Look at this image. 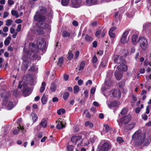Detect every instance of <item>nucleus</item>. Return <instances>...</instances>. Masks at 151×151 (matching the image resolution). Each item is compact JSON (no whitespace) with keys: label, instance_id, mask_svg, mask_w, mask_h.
I'll return each mask as SVG.
<instances>
[{"label":"nucleus","instance_id":"obj_8","mask_svg":"<svg viewBox=\"0 0 151 151\" xmlns=\"http://www.w3.org/2000/svg\"><path fill=\"white\" fill-rule=\"evenodd\" d=\"M112 147L111 144L109 142H105L102 145L101 148V151H108L111 149Z\"/></svg>","mask_w":151,"mask_h":151},{"label":"nucleus","instance_id":"obj_39","mask_svg":"<svg viewBox=\"0 0 151 151\" xmlns=\"http://www.w3.org/2000/svg\"><path fill=\"white\" fill-rule=\"evenodd\" d=\"M13 21L11 19H7L6 22V25L7 26H9L11 25L13 23Z\"/></svg>","mask_w":151,"mask_h":151},{"label":"nucleus","instance_id":"obj_47","mask_svg":"<svg viewBox=\"0 0 151 151\" xmlns=\"http://www.w3.org/2000/svg\"><path fill=\"white\" fill-rule=\"evenodd\" d=\"M106 65V61H103L101 62L100 65V67L102 68L104 67Z\"/></svg>","mask_w":151,"mask_h":151},{"label":"nucleus","instance_id":"obj_50","mask_svg":"<svg viewBox=\"0 0 151 151\" xmlns=\"http://www.w3.org/2000/svg\"><path fill=\"white\" fill-rule=\"evenodd\" d=\"M79 52L78 51H77L75 54L74 58H75L76 59H77L79 56Z\"/></svg>","mask_w":151,"mask_h":151},{"label":"nucleus","instance_id":"obj_10","mask_svg":"<svg viewBox=\"0 0 151 151\" xmlns=\"http://www.w3.org/2000/svg\"><path fill=\"white\" fill-rule=\"evenodd\" d=\"M81 0H71V6L74 8H78L81 6Z\"/></svg>","mask_w":151,"mask_h":151},{"label":"nucleus","instance_id":"obj_14","mask_svg":"<svg viewBox=\"0 0 151 151\" xmlns=\"http://www.w3.org/2000/svg\"><path fill=\"white\" fill-rule=\"evenodd\" d=\"M117 68L119 70H120L122 72V71H126L127 70V66L125 65H120L117 66Z\"/></svg>","mask_w":151,"mask_h":151},{"label":"nucleus","instance_id":"obj_29","mask_svg":"<svg viewBox=\"0 0 151 151\" xmlns=\"http://www.w3.org/2000/svg\"><path fill=\"white\" fill-rule=\"evenodd\" d=\"M40 125H41L43 128L46 127L47 126L46 120L45 119L42 120Z\"/></svg>","mask_w":151,"mask_h":151},{"label":"nucleus","instance_id":"obj_7","mask_svg":"<svg viewBox=\"0 0 151 151\" xmlns=\"http://www.w3.org/2000/svg\"><path fill=\"white\" fill-rule=\"evenodd\" d=\"M114 61L116 63L122 65L125 63V61L122 57L115 55H114Z\"/></svg>","mask_w":151,"mask_h":151},{"label":"nucleus","instance_id":"obj_3","mask_svg":"<svg viewBox=\"0 0 151 151\" xmlns=\"http://www.w3.org/2000/svg\"><path fill=\"white\" fill-rule=\"evenodd\" d=\"M18 87L19 89L22 88V91L25 96H29L31 92V90L28 87L26 84L24 83H22V81H21L19 82Z\"/></svg>","mask_w":151,"mask_h":151},{"label":"nucleus","instance_id":"obj_53","mask_svg":"<svg viewBox=\"0 0 151 151\" xmlns=\"http://www.w3.org/2000/svg\"><path fill=\"white\" fill-rule=\"evenodd\" d=\"M21 27L22 25L20 24L18 25L17 26V32H19L21 31Z\"/></svg>","mask_w":151,"mask_h":151},{"label":"nucleus","instance_id":"obj_63","mask_svg":"<svg viewBox=\"0 0 151 151\" xmlns=\"http://www.w3.org/2000/svg\"><path fill=\"white\" fill-rule=\"evenodd\" d=\"M95 90L96 89L95 88H92L91 90V93L92 94H93L95 92Z\"/></svg>","mask_w":151,"mask_h":151},{"label":"nucleus","instance_id":"obj_23","mask_svg":"<svg viewBox=\"0 0 151 151\" xmlns=\"http://www.w3.org/2000/svg\"><path fill=\"white\" fill-rule=\"evenodd\" d=\"M135 125V123L127 125L126 127V129L128 130H130L132 129Z\"/></svg>","mask_w":151,"mask_h":151},{"label":"nucleus","instance_id":"obj_48","mask_svg":"<svg viewBox=\"0 0 151 151\" xmlns=\"http://www.w3.org/2000/svg\"><path fill=\"white\" fill-rule=\"evenodd\" d=\"M68 59L69 60H71L72 59L73 57V54L72 53L69 52L68 53Z\"/></svg>","mask_w":151,"mask_h":151},{"label":"nucleus","instance_id":"obj_37","mask_svg":"<svg viewBox=\"0 0 151 151\" xmlns=\"http://www.w3.org/2000/svg\"><path fill=\"white\" fill-rule=\"evenodd\" d=\"M31 116H32V119L33 120V122L34 123L37 121V116L36 114L34 113H32L31 114Z\"/></svg>","mask_w":151,"mask_h":151},{"label":"nucleus","instance_id":"obj_54","mask_svg":"<svg viewBox=\"0 0 151 151\" xmlns=\"http://www.w3.org/2000/svg\"><path fill=\"white\" fill-rule=\"evenodd\" d=\"M106 31L105 29H104L103 30V31L102 32L101 34V36L102 37H104L106 33Z\"/></svg>","mask_w":151,"mask_h":151},{"label":"nucleus","instance_id":"obj_26","mask_svg":"<svg viewBox=\"0 0 151 151\" xmlns=\"http://www.w3.org/2000/svg\"><path fill=\"white\" fill-rule=\"evenodd\" d=\"M11 40V37H8L6 38L4 42V45L6 46L8 45L10 43Z\"/></svg>","mask_w":151,"mask_h":151},{"label":"nucleus","instance_id":"obj_62","mask_svg":"<svg viewBox=\"0 0 151 151\" xmlns=\"http://www.w3.org/2000/svg\"><path fill=\"white\" fill-rule=\"evenodd\" d=\"M97 46V42L96 41H94L93 42V47H96Z\"/></svg>","mask_w":151,"mask_h":151},{"label":"nucleus","instance_id":"obj_32","mask_svg":"<svg viewBox=\"0 0 151 151\" xmlns=\"http://www.w3.org/2000/svg\"><path fill=\"white\" fill-rule=\"evenodd\" d=\"M57 113L59 115H60L64 114L65 113V110L63 109H59L57 111Z\"/></svg>","mask_w":151,"mask_h":151},{"label":"nucleus","instance_id":"obj_15","mask_svg":"<svg viewBox=\"0 0 151 151\" xmlns=\"http://www.w3.org/2000/svg\"><path fill=\"white\" fill-rule=\"evenodd\" d=\"M121 95V93L118 89L115 90L112 92V96L114 97L120 98Z\"/></svg>","mask_w":151,"mask_h":151},{"label":"nucleus","instance_id":"obj_21","mask_svg":"<svg viewBox=\"0 0 151 151\" xmlns=\"http://www.w3.org/2000/svg\"><path fill=\"white\" fill-rule=\"evenodd\" d=\"M23 61V65L25 68V70H26L28 68V66L31 63L27 60H24Z\"/></svg>","mask_w":151,"mask_h":151},{"label":"nucleus","instance_id":"obj_17","mask_svg":"<svg viewBox=\"0 0 151 151\" xmlns=\"http://www.w3.org/2000/svg\"><path fill=\"white\" fill-rule=\"evenodd\" d=\"M86 2L88 6H92L97 4V0H86Z\"/></svg>","mask_w":151,"mask_h":151},{"label":"nucleus","instance_id":"obj_43","mask_svg":"<svg viewBox=\"0 0 151 151\" xmlns=\"http://www.w3.org/2000/svg\"><path fill=\"white\" fill-rule=\"evenodd\" d=\"M103 129L104 130H105L106 132L107 133L110 130V128L108 125H104V127Z\"/></svg>","mask_w":151,"mask_h":151},{"label":"nucleus","instance_id":"obj_18","mask_svg":"<svg viewBox=\"0 0 151 151\" xmlns=\"http://www.w3.org/2000/svg\"><path fill=\"white\" fill-rule=\"evenodd\" d=\"M132 41L133 44H137L138 41L139 42V39H138V36L136 35H133L132 38Z\"/></svg>","mask_w":151,"mask_h":151},{"label":"nucleus","instance_id":"obj_1","mask_svg":"<svg viewBox=\"0 0 151 151\" xmlns=\"http://www.w3.org/2000/svg\"><path fill=\"white\" fill-rule=\"evenodd\" d=\"M47 12L46 9L44 7L41 6L40 7V10L36 12V14H36L34 16V19L35 20L38 22V25L41 29H44L47 28L48 27V25L43 22L45 19V17L43 15H40V14H44Z\"/></svg>","mask_w":151,"mask_h":151},{"label":"nucleus","instance_id":"obj_51","mask_svg":"<svg viewBox=\"0 0 151 151\" xmlns=\"http://www.w3.org/2000/svg\"><path fill=\"white\" fill-rule=\"evenodd\" d=\"M142 118L145 120H146L147 119V116L145 114H143L142 115Z\"/></svg>","mask_w":151,"mask_h":151},{"label":"nucleus","instance_id":"obj_5","mask_svg":"<svg viewBox=\"0 0 151 151\" xmlns=\"http://www.w3.org/2000/svg\"><path fill=\"white\" fill-rule=\"evenodd\" d=\"M139 42L140 46L143 50H145L147 47L148 42L146 38L143 37H139Z\"/></svg>","mask_w":151,"mask_h":151},{"label":"nucleus","instance_id":"obj_31","mask_svg":"<svg viewBox=\"0 0 151 151\" xmlns=\"http://www.w3.org/2000/svg\"><path fill=\"white\" fill-rule=\"evenodd\" d=\"M86 127H88L89 128H92L93 126V124L89 121L86 122L85 124Z\"/></svg>","mask_w":151,"mask_h":151},{"label":"nucleus","instance_id":"obj_41","mask_svg":"<svg viewBox=\"0 0 151 151\" xmlns=\"http://www.w3.org/2000/svg\"><path fill=\"white\" fill-rule=\"evenodd\" d=\"M46 84L44 82H42V86L40 87V92H43L45 89V86Z\"/></svg>","mask_w":151,"mask_h":151},{"label":"nucleus","instance_id":"obj_25","mask_svg":"<svg viewBox=\"0 0 151 151\" xmlns=\"http://www.w3.org/2000/svg\"><path fill=\"white\" fill-rule=\"evenodd\" d=\"M35 45L33 43H30L29 44V49L31 51L33 52L35 49Z\"/></svg>","mask_w":151,"mask_h":151},{"label":"nucleus","instance_id":"obj_42","mask_svg":"<svg viewBox=\"0 0 151 151\" xmlns=\"http://www.w3.org/2000/svg\"><path fill=\"white\" fill-rule=\"evenodd\" d=\"M79 90V87L77 85L75 86L73 88V91L74 93L76 94L78 93Z\"/></svg>","mask_w":151,"mask_h":151},{"label":"nucleus","instance_id":"obj_55","mask_svg":"<svg viewBox=\"0 0 151 151\" xmlns=\"http://www.w3.org/2000/svg\"><path fill=\"white\" fill-rule=\"evenodd\" d=\"M9 15V13L7 12H5L3 14V18H5L7 17Z\"/></svg>","mask_w":151,"mask_h":151},{"label":"nucleus","instance_id":"obj_24","mask_svg":"<svg viewBox=\"0 0 151 151\" xmlns=\"http://www.w3.org/2000/svg\"><path fill=\"white\" fill-rule=\"evenodd\" d=\"M84 39L86 40L88 42H91L93 40V38L92 37L87 35L85 36Z\"/></svg>","mask_w":151,"mask_h":151},{"label":"nucleus","instance_id":"obj_19","mask_svg":"<svg viewBox=\"0 0 151 151\" xmlns=\"http://www.w3.org/2000/svg\"><path fill=\"white\" fill-rule=\"evenodd\" d=\"M105 83L107 86H110L112 85V83L110 77H109L108 76H107Z\"/></svg>","mask_w":151,"mask_h":151},{"label":"nucleus","instance_id":"obj_4","mask_svg":"<svg viewBox=\"0 0 151 151\" xmlns=\"http://www.w3.org/2000/svg\"><path fill=\"white\" fill-rule=\"evenodd\" d=\"M131 118V115L128 114L127 116H124L120 119H118L117 122L120 127H121L123 123L125 124H127L130 121Z\"/></svg>","mask_w":151,"mask_h":151},{"label":"nucleus","instance_id":"obj_36","mask_svg":"<svg viewBox=\"0 0 151 151\" xmlns=\"http://www.w3.org/2000/svg\"><path fill=\"white\" fill-rule=\"evenodd\" d=\"M50 89L52 92H54L56 90V85L55 84L52 83L50 86Z\"/></svg>","mask_w":151,"mask_h":151},{"label":"nucleus","instance_id":"obj_22","mask_svg":"<svg viewBox=\"0 0 151 151\" xmlns=\"http://www.w3.org/2000/svg\"><path fill=\"white\" fill-rule=\"evenodd\" d=\"M47 101V97L44 95L41 99V102L43 104H46Z\"/></svg>","mask_w":151,"mask_h":151},{"label":"nucleus","instance_id":"obj_58","mask_svg":"<svg viewBox=\"0 0 151 151\" xmlns=\"http://www.w3.org/2000/svg\"><path fill=\"white\" fill-rule=\"evenodd\" d=\"M63 62V59L62 58H60L58 59V63L60 64H62Z\"/></svg>","mask_w":151,"mask_h":151},{"label":"nucleus","instance_id":"obj_61","mask_svg":"<svg viewBox=\"0 0 151 151\" xmlns=\"http://www.w3.org/2000/svg\"><path fill=\"white\" fill-rule=\"evenodd\" d=\"M149 109H150L149 106H147L146 107V114H148L149 113H150Z\"/></svg>","mask_w":151,"mask_h":151},{"label":"nucleus","instance_id":"obj_12","mask_svg":"<svg viewBox=\"0 0 151 151\" xmlns=\"http://www.w3.org/2000/svg\"><path fill=\"white\" fill-rule=\"evenodd\" d=\"M7 100V98L5 97L3 99V104H7V108L9 110L11 109L13 107V104L12 102L9 101L8 102H6Z\"/></svg>","mask_w":151,"mask_h":151},{"label":"nucleus","instance_id":"obj_27","mask_svg":"<svg viewBox=\"0 0 151 151\" xmlns=\"http://www.w3.org/2000/svg\"><path fill=\"white\" fill-rule=\"evenodd\" d=\"M11 13L12 16H15L16 18H18L19 17L18 12L16 10H12L11 11Z\"/></svg>","mask_w":151,"mask_h":151},{"label":"nucleus","instance_id":"obj_9","mask_svg":"<svg viewBox=\"0 0 151 151\" xmlns=\"http://www.w3.org/2000/svg\"><path fill=\"white\" fill-rule=\"evenodd\" d=\"M61 119H59L56 125V127L58 129H61L65 127V124H66V122L65 120L60 121Z\"/></svg>","mask_w":151,"mask_h":151},{"label":"nucleus","instance_id":"obj_16","mask_svg":"<svg viewBox=\"0 0 151 151\" xmlns=\"http://www.w3.org/2000/svg\"><path fill=\"white\" fill-rule=\"evenodd\" d=\"M44 40L43 39L39 38L37 40V46L39 48H41V46L44 43Z\"/></svg>","mask_w":151,"mask_h":151},{"label":"nucleus","instance_id":"obj_13","mask_svg":"<svg viewBox=\"0 0 151 151\" xmlns=\"http://www.w3.org/2000/svg\"><path fill=\"white\" fill-rule=\"evenodd\" d=\"M122 72L118 70H116L114 72V75L116 79L120 80L122 77Z\"/></svg>","mask_w":151,"mask_h":151},{"label":"nucleus","instance_id":"obj_56","mask_svg":"<svg viewBox=\"0 0 151 151\" xmlns=\"http://www.w3.org/2000/svg\"><path fill=\"white\" fill-rule=\"evenodd\" d=\"M69 78V76L68 75L64 74V79L65 81H67Z\"/></svg>","mask_w":151,"mask_h":151},{"label":"nucleus","instance_id":"obj_59","mask_svg":"<svg viewBox=\"0 0 151 151\" xmlns=\"http://www.w3.org/2000/svg\"><path fill=\"white\" fill-rule=\"evenodd\" d=\"M75 26L77 27L78 25V23L76 21H74L72 23Z\"/></svg>","mask_w":151,"mask_h":151},{"label":"nucleus","instance_id":"obj_46","mask_svg":"<svg viewBox=\"0 0 151 151\" xmlns=\"http://www.w3.org/2000/svg\"><path fill=\"white\" fill-rule=\"evenodd\" d=\"M116 140L117 141L119 142V143L124 142L123 139L120 137H118L116 138Z\"/></svg>","mask_w":151,"mask_h":151},{"label":"nucleus","instance_id":"obj_2","mask_svg":"<svg viewBox=\"0 0 151 151\" xmlns=\"http://www.w3.org/2000/svg\"><path fill=\"white\" fill-rule=\"evenodd\" d=\"M146 137L145 134H142L140 132L137 131L132 135V139L136 141L139 143H144L145 145H147L149 144L151 140V137L148 136L147 139L145 140Z\"/></svg>","mask_w":151,"mask_h":151},{"label":"nucleus","instance_id":"obj_34","mask_svg":"<svg viewBox=\"0 0 151 151\" xmlns=\"http://www.w3.org/2000/svg\"><path fill=\"white\" fill-rule=\"evenodd\" d=\"M128 111V109L127 108H124L122 110L120 114L122 115H124L126 114Z\"/></svg>","mask_w":151,"mask_h":151},{"label":"nucleus","instance_id":"obj_49","mask_svg":"<svg viewBox=\"0 0 151 151\" xmlns=\"http://www.w3.org/2000/svg\"><path fill=\"white\" fill-rule=\"evenodd\" d=\"M74 147L72 145H69L67 147L68 151H72L74 148Z\"/></svg>","mask_w":151,"mask_h":151},{"label":"nucleus","instance_id":"obj_57","mask_svg":"<svg viewBox=\"0 0 151 151\" xmlns=\"http://www.w3.org/2000/svg\"><path fill=\"white\" fill-rule=\"evenodd\" d=\"M14 1L12 0H8V3L9 5H12L14 4Z\"/></svg>","mask_w":151,"mask_h":151},{"label":"nucleus","instance_id":"obj_20","mask_svg":"<svg viewBox=\"0 0 151 151\" xmlns=\"http://www.w3.org/2000/svg\"><path fill=\"white\" fill-rule=\"evenodd\" d=\"M143 29L145 30H149L151 28V23H145L143 26Z\"/></svg>","mask_w":151,"mask_h":151},{"label":"nucleus","instance_id":"obj_28","mask_svg":"<svg viewBox=\"0 0 151 151\" xmlns=\"http://www.w3.org/2000/svg\"><path fill=\"white\" fill-rule=\"evenodd\" d=\"M70 33L67 32L66 31H63L62 34V36L63 37H69L70 36Z\"/></svg>","mask_w":151,"mask_h":151},{"label":"nucleus","instance_id":"obj_60","mask_svg":"<svg viewBox=\"0 0 151 151\" xmlns=\"http://www.w3.org/2000/svg\"><path fill=\"white\" fill-rule=\"evenodd\" d=\"M97 57L95 56H94L93 58V63H96L97 62Z\"/></svg>","mask_w":151,"mask_h":151},{"label":"nucleus","instance_id":"obj_35","mask_svg":"<svg viewBox=\"0 0 151 151\" xmlns=\"http://www.w3.org/2000/svg\"><path fill=\"white\" fill-rule=\"evenodd\" d=\"M85 66V63L84 61H82L80 65V67L79 69V71H81L83 70Z\"/></svg>","mask_w":151,"mask_h":151},{"label":"nucleus","instance_id":"obj_45","mask_svg":"<svg viewBox=\"0 0 151 151\" xmlns=\"http://www.w3.org/2000/svg\"><path fill=\"white\" fill-rule=\"evenodd\" d=\"M17 129H14L13 132L12 133L14 135H16L19 132V130L20 128L19 127H17Z\"/></svg>","mask_w":151,"mask_h":151},{"label":"nucleus","instance_id":"obj_64","mask_svg":"<svg viewBox=\"0 0 151 151\" xmlns=\"http://www.w3.org/2000/svg\"><path fill=\"white\" fill-rule=\"evenodd\" d=\"M22 22V20L20 19H18L15 21V22L17 24L21 23Z\"/></svg>","mask_w":151,"mask_h":151},{"label":"nucleus","instance_id":"obj_30","mask_svg":"<svg viewBox=\"0 0 151 151\" xmlns=\"http://www.w3.org/2000/svg\"><path fill=\"white\" fill-rule=\"evenodd\" d=\"M116 104L117 102L116 101H114L112 102H110L109 104L108 103V106L110 108L115 106H116Z\"/></svg>","mask_w":151,"mask_h":151},{"label":"nucleus","instance_id":"obj_38","mask_svg":"<svg viewBox=\"0 0 151 151\" xmlns=\"http://www.w3.org/2000/svg\"><path fill=\"white\" fill-rule=\"evenodd\" d=\"M22 119L21 118H19L18 119L17 121V122L18 124H19V127L20 128V129L21 130H22V131H23V130H24V128L23 127H22L21 126H20V124L22 122Z\"/></svg>","mask_w":151,"mask_h":151},{"label":"nucleus","instance_id":"obj_11","mask_svg":"<svg viewBox=\"0 0 151 151\" xmlns=\"http://www.w3.org/2000/svg\"><path fill=\"white\" fill-rule=\"evenodd\" d=\"M129 31L125 32L122 35L121 38V41L122 44H124L126 43L128 40V39L127 38V36L128 34Z\"/></svg>","mask_w":151,"mask_h":151},{"label":"nucleus","instance_id":"obj_44","mask_svg":"<svg viewBox=\"0 0 151 151\" xmlns=\"http://www.w3.org/2000/svg\"><path fill=\"white\" fill-rule=\"evenodd\" d=\"M19 94V90L18 89H15L13 91V94L15 97L18 96Z\"/></svg>","mask_w":151,"mask_h":151},{"label":"nucleus","instance_id":"obj_6","mask_svg":"<svg viewBox=\"0 0 151 151\" xmlns=\"http://www.w3.org/2000/svg\"><path fill=\"white\" fill-rule=\"evenodd\" d=\"M71 141L77 144L78 147H80L81 144L82 140L80 136H73L72 137L71 139Z\"/></svg>","mask_w":151,"mask_h":151},{"label":"nucleus","instance_id":"obj_52","mask_svg":"<svg viewBox=\"0 0 151 151\" xmlns=\"http://www.w3.org/2000/svg\"><path fill=\"white\" fill-rule=\"evenodd\" d=\"M109 34L111 37L114 38L115 37V34L112 32H109Z\"/></svg>","mask_w":151,"mask_h":151},{"label":"nucleus","instance_id":"obj_33","mask_svg":"<svg viewBox=\"0 0 151 151\" xmlns=\"http://www.w3.org/2000/svg\"><path fill=\"white\" fill-rule=\"evenodd\" d=\"M69 0H62L61 4L63 6H67L69 3Z\"/></svg>","mask_w":151,"mask_h":151},{"label":"nucleus","instance_id":"obj_40","mask_svg":"<svg viewBox=\"0 0 151 151\" xmlns=\"http://www.w3.org/2000/svg\"><path fill=\"white\" fill-rule=\"evenodd\" d=\"M69 96V93L68 92H66L64 93L63 96V98L65 100L67 99Z\"/></svg>","mask_w":151,"mask_h":151}]
</instances>
